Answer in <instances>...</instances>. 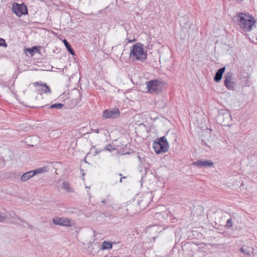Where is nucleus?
Returning <instances> with one entry per match:
<instances>
[{"mask_svg":"<svg viewBox=\"0 0 257 257\" xmlns=\"http://www.w3.org/2000/svg\"><path fill=\"white\" fill-rule=\"evenodd\" d=\"M233 20L244 32L250 31L255 23V20L248 13H238L233 17Z\"/></svg>","mask_w":257,"mask_h":257,"instance_id":"1","label":"nucleus"},{"mask_svg":"<svg viewBox=\"0 0 257 257\" xmlns=\"http://www.w3.org/2000/svg\"><path fill=\"white\" fill-rule=\"evenodd\" d=\"M144 45L137 43L132 47L130 58L133 60L143 61L147 59V53L143 49Z\"/></svg>","mask_w":257,"mask_h":257,"instance_id":"2","label":"nucleus"},{"mask_svg":"<svg viewBox=\"0 0 257 257\" xmlns=\"http://www.w3.org/2000/svg\"><path fill=\"white\" fill-rule=\"evenodd\" d=\"M215 119L218 124L223 126H228L231 124L232 117L227 110L220 109L218 110Z\"/></svg>","mask_w":257,"mask_h":257,"instance_id":"3","label":"nucleus"},{"mask_svg":"<svg viewBox=\"0 0 257 257\" xmlns=\"http://www.w3.org/2000/svg\"><path fill=\"white\" fill-rule=\"evenodd\" d=\"M153 148L156 154H160L168 151L169 144L165 136L158 138L153 143Z\"/></svg>","mask_w":257,"mask_h":257,"instance_id":"4","label":"nucleus"},{"mask_svg":"<svg viewBox=\"0 0 257 257\" xmlns=\"http://www.w3.org/2000/svg\"><path fill=\"white\" fill-rule=\"evenodd\" d=\"M161 82L159 80H152L146 82L148 91L152 94L158 93L161 88Z\"/></svg>","mask_w":257,"mask_h":257,"instance_id":"5","label":"nucleus"},{"mask_svg":"<svg viewBox=\"0 0 257 257\" xmlns=\"http://www.w3.org/2000/svg\"><path fill=\"white\" fill-rule=\"evenodd\" d=\"M12 12L18 17H21L23 15H26L28 13L27 7L24 4H18L14 3L12 4Z\"/></svg>","mask_w":257,"mask_h":257,"instance_id":"6","label":"nucleus"},{"mask_svg":"<svg viewBox=\"0 0 257 257\" xmlns=\"http://www.w3.org/2000/svg\"><path fill=\"white\" fill-rule=\"evenodd\" d=\"M53 222L56 225L70 227L74 225V223L67 218L55 217L53 219Z\"/></svg>","mask_w":257,"mask_h":257,"instance_id":"7","label":"nucleus"},{"mask_svg":"<svg viewBox=\"0 0 257 257\" xmlns=\"http://www.w3.org/2000/svg\"><path fill=\"white\" fill-rule=\"evenodd\" d=\"M46 171V168L43 167L42 168H38L32 171H28L24 173L21 177V180L22 181H26L30 178L38 173L44 172Z\"/></svg>","mask_w":257,"mask_h":257,"instance_id":"8","label":"nucleus"},{"mask_svg":"<svg viewBox=\"0 0 257 257\" xmlns=\"http://www.w3.org/2000/svg\"><path fill=\"white\" fill-rule=\"evenodd\" d=\"M119 110L117 108L112 110H105L103 112L102 117L104 118H115L119 115Z\"/></svg>","mask_w":257,"mask_h":257,"instance_id":"9","label":"nucleus"},{"mask_svg":"<svg viewBox=\"0 0 257 257\" xmlns=\"http://www.w3.org/2000/svg\"><path fill=\"white\" fill-rule=\"evenodd\" d=\"M232 74L228 73L224 75V84L227 89L229 90H233L234 89L235 83L232 81Z\"/></svg>","mask_w":257,"mask_h":257,"instance_id":"10","label":"nucleus"},{"mask_svg":"<svg viewBox=\"0 0 257 257\" xmlns=\"http://www.w3.org/2000/svg\"><path fill=\"white\" fill-rule=\"evenodd\" d=\"M192 165L199 167H204L205 168L211 167L213 166V162L210 160H198L196 162H193Z\"/></svg>","mask_w":257,"mask_h":257,"instance_id":"11","label":"nucleus"},{"mask_svg":"<svg viewBox=\"0 0 257 257\" xmlns=\"http://www.w3.org/2000/svg\"><path fill=\"white\" fill-rule=\"evenodd\" d=\"M34 85L35 86L38 87L37 89L39 91H43L45 93H51V89L46 83L41 84L39 82H35Z\"/></svg>","mask_w":257,"mask_h":257,"instance_id":"12","label":"nucleus"},{"mask_svg":"<svg viewBox=\"0 0 257 257\" xmlns=\"http://www.w3.org/2000/svg\"><path fill=\"white\" fill-rule=\"evenodd\" d=\"M225 70V67H221V68H219L217 71V72H216V73L215 74L214 78H213L214 81L215 82H218L221 80V79L222 77L223 74L224 73Z\"/></svg>","mask_w":257,"mask_h":257,"instance_id":"13","label":"nucleus"},{"mask_svg":"<svg viewBox=\"0 0 257 257\" xmlns=\"http://www.w3.org/2000/svg\"><path fill=\"white\" fill-rule=\"evenodd\" d=\"M180 25L181 27L187 28V27H190V25L192 24L190 22L188 17H183L180 21Z\"/></svg>","mask_w":257,"mask_h":257,"instance_id":"14","label":"nucleus"},{"mask_svg":"<svg viewBox=\"0 0 257 257\" xmlns=\"http://www.w3.org/2000/svg\"><path fill=\"white\" fill-rule=\"evenodd\" d=\"M10 216L11 217V219L10 221H8L10 223L14 224H19L20 221H24L14 213H11Z\"/></svg>","mask_w":257,"mask_h":257,"instance_id":"15","label":"nucleus"},{"mask_svg":"<svg viewBox=\"0 0 257 257\" xmlns=\"http://www.w3.org/2000/svg\"><path fill=\"white\" fill-rule=\"evenodd\" d=\"M114 243H115V242L104 241L102 243L101 249L104 250L107 249H111L112 247V244Z\"/></svg>","mask_w":257,"mask_h":257,"instance_id":"16","label":"nucleus"},{"mask_svg":"<svg viewBox=\"0 0 257 257\" xmlns=\"http://www.w3.org/2000/svg\"><path fill=\"white\" fill-rule=\"evenodd\" d=\"M250 247L243 245L240 248V251L247 256L250 255Z\"/></svg>","mask_w":257,"mask_h":257,"instance_id":"17","label":"nucleus"},{"mask_svg":"<svg viewBox=\"0 0 257 257\" xmlns=\"http://www.w3.org/2000/svg\"><path fill=\"white\" fill-rule=\"evenodd\" d=\"M63 43L66 46L68 51L72 55H74V52L70 44L66 39L63 40Z\"/></svg>","mask_w":257,"mask_h":257,"instance_id":"18","label":"nucleus"},{"mask_svg":"<svg viewBox=\"0 0 257 257\" xmlns=\"http://www.w3.org/2000/svg\"><path fill=\"white\" fill-rule=\"evenodd\" d=\"M38 51V50L36 47H33L32 48L25 49V53L29 52L31 56H33L34 54Z\"/></svg>","mask_w":257,"mask_h":257,"instance_id":"19","label":"nucleus"},{"mask_svg":"<svg viewBox=\"0 0 257 257\" xmlns=\"http://www.w3.org/2000/svg\"><path fill=\"white\" fill-rule=\"evenodd\" d=\"M64 106V104L62 103H58L52 104L49 108H56L61 109Z\"/></svg>","mask_w":257,"mask_h":257,"instance_id":"20","label":"nucleus"},{"mask_svg":"<svg viewBox=\"0 0 257 257\" xmlns=\"http://www.w3.org/2000/svg\"><path fill=\"white\" fill-rule=\"evenodd\" d=\"M63 188L65 189L68 192L71 191V188L69 185V183L67 181H64L63 183Z\"/></svg>","mask_w":257,"mask_h":257,"instance_id":"21","label":"nucleus"},{"mask_svg":"<svg viewBox=\"0 0 257 257\" xmlns=\"http://www.w3.org/2000/svg\"><path fill=\"white\" fill-rule=\"evenodd\" d=\"M233 226V223L232 221V219L231 218L228 219L226 221V224L225 225V227L228 228H230Z\"/></svg>","mask_w":257,"mask_h":257,"instance_id":"22","label":"nucleus"},{"mask_svg":"<svg viewBox=\"0 0 257 257\" xmlns=\"http://www.w3.org/2000/svg\"><path fill=\"white\" fill-rule=\"evenodd\" d=\"M0 46L4 47L5 48H6L7 47V44L5 42V40L0 38Z\"/></svg>","mask_w":257,"mask_h":257,"instance_id":"23","label":"nucleus"},{"mask_svg":"<svg viewBox=\"0 0 257 257\" xmlns=\"http://www.w3.org/2000/svg\"><path fill=\"white\" fill-rule=\"evenodd\" d=\"M115 148H112V146L110 144L107 145L104 148V150L106 151H111V150H114Z\"/></svg>","mask_w":257,"mask_h":257,"instance_id":"24","label":"nucleus"},{"mask_svg":"<svg viewBox=\"0 0 257 257\" xmlns=\"http://www.w3.org/2000/svg\"><path fill=\"white\" fill-rule=\"evenodd\" d=\"M6 219V215L0 212V222H3Z\"/></svg>","mask_w":257,"mask_h":257,"instance_id":"25","label":"nucleus"},{"mask_svg":"<svg viewBox=\"0 0 257 257\" xmlns=\"http://www.w3.org/2000/svg\"><path fill=\"white\" fill-rule=\"evenodd\" d=\"M138 158L139 160H140V163L143 164L144 163V162H145V158L144 157L142 158L141 155H138Z\"/></svg>","mask_w":257,"mask_h":257,"instance_id":"26","label":"nucleus"},{"mask_svg":"<svg viewBox=\"0 0 257 257\" xmlns=\"http://www.w3.org/2000/svg\"><path fill=\"white\" fill-rule=\"evenodd\" d=\"M254 250V249L253 247H250V253H251L253 254V255H254V254H253Z\"/></svg>","mask_w":257,"mask_h":257,"instance_id":"27","label":"nucleus"},{"mask_svg":"<svg viewBox=\"0 0 257 257\" xmlns=\"http://www.w3.org/2000/svg\"><path fill=\"white\" fill-rule=\"evenodd\" d=\"M93 131L96 133V134H99V129H95V130H94Z\"/></svg>","mask_w":257,"mask_h":257,"instance_id":"28","label":"nucleus"},{"mask_svg":"<svg viewBox=\"0 0 257 257\" xmlns=\"http://www.w3.org/2000/svg\"><path fill=\"white\" fill-rule=\"evenodd\" d=\"M124 178H125V177H121V178H120V180H119V182H120V183H121V182H122V179H124Z\"/></svg>","mask_w":257,"mask_h":257,"instance_id":"29","label":"nucleus"},{"mask_svg":"<svg viewBox=\"0 0 257 257\" xmlns=\"http://www.w3.org/2000/svg\"><path fill=\"white\" fill-rule=\"evenodd\" d=\"M236 2L240 3H241L243 0H235Z\"/></svg>","mask_w":257,"mask_h":257,"instance_id":"30","label":"nucleus"},{"mask_svg":"<svg viewBox=\"0 0 257 257\" xmlns=\"http://www.w3.org/2000/svg\"><path fill=\"white\" fill-rule=\"evenodd\" d=\"M102 203H103V204H105V200H103L102 201Z\"/></svg>","mask_w":257,"mask_h":257,"instance_id":"31","label":"nucleus"},{"mask_svg":"<svg viewBox=\"0 0 257 257\" xmlns=\"http://www.w3.org/2000/svg\"><path fill=\"white\" fill-rule=\"evenodd\" d=\"M28 225L30 228H32V226L31 225L28 224Z\"/></svg>","mask_w":257,"mask_h":257,"instance_id":"32","label":"nucleus"},{"mask_svg":"<svg viewBox=\"0 0 257 257\" xmlns=\"http://www.w3.org/2000/svg\"><path fill=\"white\" fill-rule=\"evenodd\" d=\"M162 213H157L156 215H161Z\"/></svg>","mask_w":257,"mask_h":257,"instance_id":"33","label":"nucleus"},{"mask_svg":"<svg viewBox=\"0 0 257 257\" xmlns=\"http://www.w3.org/2000/svg\"><path fill=\"white\" fill-rule=\"evenodd\" d=\"M118 175L120 176V177H122V174H119Z\"/></svg>","mask_w":257,"mask_h":257,"instance_id":"34","label":"nucleus"},{"mask_svg":"<svg viewBox=\"0 0 257 257\" xmlns=\"http://www.w3.org/2000/svg\"><path fill=\"white\" fill-rule=\"evenodd\" d=\"M118 175L120 176V177H122V174H119Z\"/></svg>","mask_w":257,"mask_h":257,"instance_id":"35","label":"nucleus"},{"mask_svg":"<svg viewBox=\"0 0 257 257\" xmlns=\"http://www.w3.org/2000/svg\"><path fill=\"white\" fill-rule=\"evenodd\" d=\"M128 42H132V41L128 39Z\"/></svg>","mask_w":257,"mask_h":257,"instance_id":"36","label":"nucleus"}]
</instances>
